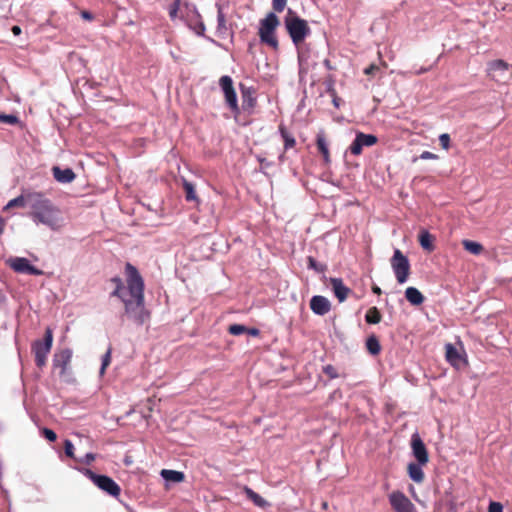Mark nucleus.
I'll return each mask as SVG.
<instances>
[{
  "label": "nucleus",
  "mask_w": 512,
  "mask_h": 512,
  "mask_svg": "<svg viewBox=\"0 0 512 512\" xmlns=\"http://www.w3.org/2000/svg\"><path fill=\"white\" fill-rule=\"evenodd\" d=\"M128 296L120 299L124 304V316H127L137 326H142L150 320V311L145 307L144 281L139 271L131 263L125 265Z\"/></svg>",
  "instance_id": "f257e3e1"
},
{
  "label": "nucleus",
  "mask_w": 512,
  "mask_h": 512,
  "mask_svg": "<svg viewBox=\"0 0 512 512\" xmlns=\"http://www.w3.org/2000/svg\"><path fill=\"white\" fill-rule=\"evenodd\" d=\"M286 30L295 45L302 43L310 34L308 22L300 18L291 8L287 10L284 18Z\"/></svg>",
  "instance_id": "f03ea898"
},
{
  "label": "nucleus",
  "mask_w": 512,
  "mask_h": 512,
  "mask_svg": "<svg viewBox=\"0 0 512 512\" xmlns=\"http://www.w3.org/2000/svg\"><path fill=\"white\" fill-rule=\"evenodd\" d=\"M280 25V21L275 13L270 12L264 19L260 21L258 35L260 41L273 49H278V39L276 29Z\"/></svg>",
  "instance_id": "7ed1b4c3"
},
{
  "label": "nucleus",
  "mask_w": 512,
  "mask_h": 512,
  "mask_svg": "<svg viewBox=\"0 0 512 512\" xmlns=\"http://www.w3.org/2000/svg\"><path fill=\"white\" fill-rule=\"evenodd\" d=\"M30 217L33 219L35 223L44 224L53 230L60 228L62 224L60 211L52 203H50L49 205H47V207L41 209L40 211L31 212Z\"/></svg>",
  "instance_id": "20e7f679"
},
{
  "label": "nucleus",
  "mask_w": 512,
  "mask_h": 512,
  "mask_svg": "<svg viewBox=\"0 0 512 512\" xmlns=\"http://www.w3.org/2000/svg\"><path fill=\"white\" fill-rule=\"evenodd\" d=\"M53 344V331L47 327L45 329L44 339L36 340L32 344V352L35 357V364L37 367L42 368L46 365L47 356L51 351Z\"/></svg>",
  "instance_id": "39448f33"
},
{
  "label": "nucleus",
  "mask_w": 512,
  "mask_h": 512,
  "mask_svg": "<svg viewBox=\"0 0 512 512\" xmlns=\"http://www.w3.org/2000/svg\"><path fill=\"white\" fill-rule=\"evenodd\" d=\"M83 474L90 479L99 489L108 495L118 498L121 494L120 486L109 476L99 475L90 469H83Z\"/></svg>",
  "instance_id": "423d86ee"
},
{
  "label": "nucleus",
  "mask_w": 512,
  "mask_h": 512,
  "mask_svg": "<svg viewBox=\"0 0 512 512\" xmlns=\"http://www.w3.org/2000/svg\"><path fill=\"white\" fill-rule=\"evenodd\" d=\"M391 267L399 284L405 283L410 275V263L408 258L399 249H395L391 258Z\"/></svg>",
  "instance_id": "0eeeda50"
},
{
  "label": "nucleus",
  "mask_w": 512,
  "mask_h": 512,
  "mask_svg": "<svg viewBox=\"0 0 512 512\" xmlns=\"http://www.w3.org/2000/svg\"><path fill=\"white\" fill-rule=\"evenodd\" d=\"M219 85L224 93L227 106L235 115H238L240 113V109L238 106L237 95L233 86L232 78L228 75L222 76L219 79Z\"/></svg>",
  "instance_id": "6e6552de"
},
{
  "label": "nucleus",
  "mask_w": 512,
  "mask_h": 512,
  "mask_svg": "<svg viewBox=\"0 0 512 512\" xmlns=\"http://www.w3.org/2000/svg\"><path fill=\"white\" fill-rule=\"evenodd\" d=\"M388 498L394 512H417L410 499L399 490L390 493Z\"/></svg>",
  "instance_id": "1a4fd4ad"
},
{
  "label": "nucleus",
  "mask_w": 512,
  "mask_h": 512,
  "mask_svg": "<svg viewBox=\"0 0 512 512\" xmlns=\"http://www.w3.org/2000/svg\"><path fill=\"white\" fill-rule=\"evenodd\" d=\"M8 266L17 273L27 275H42L43 271L35 267L30 263L27 258L24 257H13L8 259Z\"/></svg>",
  "instance_id": "9d476101"
},
{
  "label": "nucleus",
  "mask_w": 512,
  "mask_h": 512,
  "mask_svg": "<svg viewBox=\"0 0 512 512\" xmlns=\"http://www.w3.org/2000/svg\"><path fill=\"white\" fill-rule=\"evenodd\" d=\"M72 358V351L68 348L56 352L53 356V369L58 370L59 376L67 375L69 365Z\"/></svg>",
  "instance_id": "9b49d317"
},
{
  "label": "nucleus",
  "mask_w": 512,
  "mask_h": 512,
  "mask_svg": "<svg viewBox=\"0 0 512 512\" xmlns=\"http://www.w3.org/2000/svg\"><path fill=\"white\" fill-rule=\"evenodd\" d=\"M378 141L377 137L372 134H364L359 132L356 134V138L350 145V152L353 155H360L363 147H370L376 144Z\"/></svg>",
  "instance_id": "f8f14e48"
},
{
  "label": "nucleus",
  "mask_w": 512,
  "mask_h": 512,
  "mask_svg": "<svg viewBox=\"0 0 512 512\" xmlns=\"http://www.w3.org/2000/svg\"><path fill=\"white\" fill-rule=\"evenodd\" d=\"M411 447L413 456L416 458L417 462L420 465H426L429 461V455L427 448L419 434L415 433L412 435Z\"/></svg>",
  "instance_id": "ddd939ff"
},
{
  "label": "nucleus",
  "mask_w": 512,
  "mask_h": 512,
  "mask_svg": "<svg viewBox=\"0 0 512 512\" xmlns=\"http://www.w3.org/2000/svg\"><path fill=\"white\" fill-rule=\"evenodd\" d=\"M310 309L313 313L323 316L331 310V303L326 297L315 295L310 300Z\"/></svg>",
  "instance_id": "4468645a"
},
{
  "label": "nucleus",
  "mask_w": 512,
  "mask_h": 512,
  "mask_svg": "<svg viewBox=\"0 0 512 512\" xmlns=\"http://www.w3.org/2000/svg\"><path fill=\"white\" fill-rule=\"evenodd\" d=\"M329 283L335 297L339 302H344L348 295L352 292L351 289L344 284L341 278H330Z\"/></svg>",
  "instance_id": "2eb2a0df"
},
{
  "label": "nucleus",
  "mask_w": 512,
  "mask_h": 512,
  "mask_svg": "<svg viewBox=\"0 0 512 512\" xmlns=\"http://www.w3.org/2000/svg\"><path fill=\"white\" fill-rule=\"evenodd\" d=\"M27 204L31 207L32 212L40 211L47 207L51 201L44 197L42 193L32 192L26 194Z\"/></svg>",
  "instance_id": "dca6fc26"
},
{
  "label": "nucleus",
  "mask_w": 512,
  "mask_h": 512,
  "mask_svg": "<svg viewBox=\"0 0 512 512\" xmlns=\"http://www.w3.org/2000/svg\"><path fill=\"white\" fill-rule=\"evenodd\" d=\"M52 172L54 178L60 183H70L76 177L75 173L70 168L61 169L60 167L55 166L52 168Z\"/></svg>",
  "instance_id": "f3484780"
},
{
  "label": "nucleus",
  "mask_w": 512,
  "mask_h": 512,
  "mask_svg": "<svg viewBox=\"0 0 512 512\" xmlns=\"http://www.w3.org/2000/svg\"><path fill=\"white\" fill-rule=\"evenodd\" d=\"M445 350H446V353H445L446 360L453 367L459 368L463 359H462V356L460 355V353L458 352V350L451 343L446 344Z\"/></svg>",
  "instance_id": "a211bd4d"
},
{
  "label": "nucleus",
  "mask_w": 512,
  "mask_h": 512,
  "mask_svg": "<svg viewBox=\"0 0 512 512\" xmlns=\"http://www.w3.org/2000/svg\"><path fill=\"white\" fill-rule=\"evenodd\" d=\"M509 68V64L505 62L504 60L498 59L493 60L488 63L487 72L488 75L492 78H496L497 72H505Z\"/></svg>",
  "instance_id": "6ab92c4d"
},
{
  "label": "nucleus",
  "mask_w": 512,
  "mask_h": 512,
  "mask_svg": "<svg viewBox=\"0 0 512 512\" xmlns=\"http://www.w3.org/2000/svg\"><path fill=\"white\" fill-rule=\"evenodd\" d=\"M405 298L414 306L421 305L425 300L423 294L415 287H408L405 290Z\"/></svg>",
  "instance_id": "aec40b11"
},
{
  "label": "nucleus",
  "mask_w": 512,
  "mask_h": 512,
  "mask_svg": "<svg viewBox=\"0 0 512 512\" xmlns=\"http://www.w3.org/2000/svg\"><path fill=\"white\" fill-rule=\"evenodd\" d=\"M419 243L424 250L432 252L435 249L434 240L435 237L430 234L427 230H422L418 236Z\"/></svg>",
  "instance_id": "412c9836"
},
{
  "label": "nucleus",
  "mask_w": 512,
  "mask_h": 512,
  "mask_svg": "<svg viewBox=\"0 0 512 512\" xmlns=\"http://www.w3.org/2000/svg\"><path fill=\"white\" fill-rule=\"evenodd\" d=\"M419 463H410L407 467L409 477L416 483H422L425 475Z\"/></svg>",
  "instance_id": "4be33fe9"
},
{
  "label": "nucleus",
  "mask_w": 512,
  "mask_h": 512,
  "mask_svg": "<svg viewBox=\"0 0 512 512\" xmlns=\"http://www.w3.org/2000/svg\"><path fill=\"white\" fill-rule=\"evenodd\" d=\"M245 495L249 500H251L254 505L260 507V508H266L269 506L268 501H266L262 496H260L258 493H256L254 490H252L250 487L245 486L243 489Z\"/></svg>",
  "instance_id": "5701e85b"
},
{
  "label": "nucleus",
  "mask_w": 512,
  "mask_h": 512,
  "mask_svg": "<svg viewBox=\"0 0 512 512\" xmlns=\"http://www.w3.org/2000/svg\"><path fill=\"white\" fill-rule=\"evenodd\" d=\"M316 145H317L318 151L323 156L325 163H329L330 162V152L328 149V143L323 134L317 135Z\"/></svg>",
  "instance_id": "b1692460"
},
{
  "label": "nucleus",
  "mask_w": 512,
  "mask_h": 512,
  "mask_svg": "<svg viewBox=\"0 0 512 512\" xmlns=\"http://www.w3.org/2000/svg\"><path fill=\"white\" fill-rule=\"evenodd\" d=\"M160 474L166 481L169 482L179 483L185 479L184 473L176 470L163 469L161 470Z\"/></svg>",
  "instance_id": "393cba45"
},
{
  "label": "nucleus",
  "mask_w": 512,
  "mask_h": 512,
  "mask_svg": "<svg viewBox=\"0 0 512 512\" xmlns=\"http://www.w3.org/2000/svg\"><path fill=\"white\" fill-rule=\"evenodd\" d=\"M279 132L284 141V150L287 151L296 145L294 136L287 131L284 125L279 126Z\"/></svg>",
  "instance_id": "a878e982"
},
{
  "label": "nucleus",
  "mask_w": 512,
  "mask_h": 512,
  "mask_svg": "<svg viewBox=\"0 0 512 512\" xmlns=\"http://www.w3.org/2000/svg\"><path fill=\"white\" fill-rule=\"evenodd\" d=\"M366 349L371 355H378L381 352V345L376 335H370L366 340Z\"/></svg>",
  "instance_id": "bb28decb"
},
{
  "label": "nucleus",
  "mask_w": 512,
  "mask_h": 512,
  "mask_svg": "<svg viewBox=\"0 0 512 512\" xmlns=\"http://www.w3.org/2000/svg\"><path fill=\"white\" fill-rule=\"evenodd\" d=\"M111 282L115 284V289L111 293L112 297H117L119 299H122V297L127 296L128 289H126L123 285V282L120 277H113L111 279Z\"/></svg>",
  "instance_id": "cd10ccee"
},
{
  "label": "nucleus",
  "mask_w": 512,
  "mask_h": 512,
  "mask_svg": "<svg viewBox=\"0 0 512 512\" xmlns=\"http://www.w3.org/2000/svg\"><path fill=\"white\" fill-rule=\"evenodd\" d=\"M242 106L244 109H252L256 105V98L252 96V92L249 88L242 86Z\"/></svg>",
  "instance_id": "c85d7f7f"
},
{
  "label": "nucleus",
  "mask_w": 512,
  "mask_h": 512,
  "mask_svg": "<svg viewBox=\"0 0 512 512\" xmlns=\"http://www.w3.org/2000/svg\"><path fill=\"white\" fill-rule=\"evenodd\" d=\"M462 245H463V248L473 254V255H479L483 252L484 250V247L482 246V244L478 243V242H475V241H472V240H463L462 241Z\"/></svg>",
  "instance_id": "c756f323"
},
{
  "label": "nucleus",
  "mask_w": 512,
  "mask_h": 512,
  "mask_svg": "<svg viewBox=\"0 0 512 512\" xmlns=\"http://www.w3.org/2000/svg\"><path fill=\"white\" fill-rule=\"evenodd\" d=\"M382 319V315L377 307H371L367 310L365 315V321L368 324H378Z\"/></svg>",
  "instance_id": "7c9ffc66"
},
{
  "label": "nucleus",
  "mask_w": 512,
  "mask_h": 512,
  "mask_svg": "<svg viewBox=\"0 0 512 512\" xmlns=\"http://www.w3.org/2000/svg\"><path fill=\"white\" fill-rule=\"evenodd\" d=\"M183 189L185 192V199L187 201H195L197 200V195L194 189V185L187 180H183Z\"/></svg>",
  "instance_id": "2f4dec72"
},
{
  "label": "nucleus",
  "mask_w": 512,
  "mask_h": 512,
  "mask_svg": "<svg viewBox=\"0 0 512 512\" xmlns=\"http://www.w3.org/2000/svg\"><path fill=\"white\" fill-rule=\"evenodd\" d=\"M27 204V200H26V195H20L12 200H10L6 206H4L3 210L4 211H7L11 208H14V207H25V205Z\"/></svg>",
  "instance_id": "473e14b6"
},
{
  "label": "nucleus",
  "mask_w": 512,
  "mask_h": 512,
  "mask_svg": "<svg viewBox=\"0 0 512 512\" xmlns=\"http://www.w3.org/2000/svg\"><path fill=\"white\" fill-rule=\"evenodd\" d=\"M307 266L309 269H312L318 273H323L326 271L327 266L326 264H322L316 261V259L312 256H309L307 258Z\"/></svg>",
  "instance_id": "72a5a7b5"
},
{
  "label": "nucleus",
  "mask_w": 512,
  "mask_h": 512,
  "mask_svg": "<svg viewBox=\"0 0 512 512\" xmlns=\"http://www.w3.org/2000/svg\"><path fill=\"white\" fill-rule=\"evenodd\" d=\"M247 327L241 324H232L228 327V332L231 335L238 336L243 333H246Z\"/></svg>",
  "instance_id": "f704fd0d"
},
{
  "label": "nucleus",
  "mask_w": 512,
  "mask_h": 512,
  "mask_svg": "<svg viewBox=\"0 0 512 512\" xmlns=\"http://www.w3.org/2000/svg\"><path fill=\"white\" fill-rule=\"evenodd\" d=\"M323 373L327 375L330 379H336L340 376L337 372V369L331 364H328L323 367Z\"/></svg>",
  "instance_id": "c9c22d12"
},
{
  "label": "nucleus",
  "mask_w": 512,
  "mask_h": 512,
  "mask_svg": "<svg viewBox=\"0 0 512 512\" xmlns=\"http://www.w3.org/2000/svg\"><path fill=\"white\" fill-rule=\"evenodd\" d=\"M0 122L10 124V125H15V124L19 123V119L17 116L12 115V114L7 115V114L0 113Z\"/></svg>",
  "instance_id": "e433bc0d"
},
{
  "label": "nucleus",
  "mask_w": 512,
  "mask_h": 512,
  "mask_svg": "<svg viewBox=\"0 0 512 512\" xmlns=\"http://www.w3.org/2000/svg\"><path fill=\"white\" fill-rule=\"evenodd\" d=\"M64 450L67 457L77 460L74 456V445L68 439L64 441Z\"/></svg>",
  "instance_id": "4c0bfd02"
},
{
  "label": "nucleus",
  "mask_w": 512,
  "mask_h": 512,
  "mask_svg": "<svg viewBox=\"0 0 512 512\" xmlns=\"http://www.w3.org/2000/svg\"><path fill=\"white\" fill-rule=\"evenodd\" d=\"M287 5V0H272V8L275 12H282Z\"/></svg>",
  "instance_id": "58836bf2"
},
{
  "label": "nucleus",
  "mask_w": 512,
  "mask_h": 512,
  "mask_svg": "<svg viewBox=\"0 0 512 512\" xmlns=\"http://www.w3.org/2000/svg\"><path fill=\"white\" fill-rule=\"evenodd\" d=\"M450 141V136L447 133H443L439 136V143L444 150H449Z\"/></svg>",
  "instance_id": "ea45409f"
},
{
  "label": "nucleus",
  "mask_w": 512,
  "mask_h": 512,
  "mask_svg": "<svg viewBox=\"0 0 512 512\" xmlns=\"http://www.w3.org/2000/svg\"><path fill=\"white\" fill-rule=\"evenodd\" d=\"M111 362V349H109L102 358V365L100 369V373L103 374L105 369L110 365Z\"/></svg>",
  "instance_id": "a19ab883"
},
{
  "label": "nucleus",
  "mask_w": 512,
  "mask_h": 512,
  "mask_svg": "<svg viewBox=\"0 0 512 512\" xmlns=\"http://www.w3.org/2000/svg\"><path fill=\"white\" fill-rule=\"evenodd\" d=\"M42 435H43L47 440H49L50 442H54V441H56V439H57V435H56V433H55L53 430L49 429V428H43V429H42Z\"/></svg>",
  "instance_id": "79ce46f5"
},
{
  "label": "nucleus",
  "mask_w": 512,
  "mask_h": 512,
  "mask_svg": "<svg viewBox=\"0 0 512 512\" xmlns=\"http://www.w3.org/2000/svg\"><path fill=\"white\" fill-rule=\"evenodd\" d=\"M488 512H503V506L499 502L492 501L489 504Z\"/></svg>",
  "instance_id": "37998d69"
},
{
  "label": "nucleus",
  "mask_w": 512,
  "mask_h": 512,
  "mask_svg": "<svg viewBox=\"0 0 512 512\" xmlns=\"http://www.w3.org/2000/svg\"><path fill=\"white\" fill-rule=\"evenodd\" d=\"M96 458V455L93 453H87L83 458L78 461L87 465H90Z\"/></svg>",
  "instance_id": "c03bdc74"
},
{
  "label": "nucleus",
  "mask_w": 512,
  "mask_h": 512,
  "mask_svg": "<svg viewBox=\"0 0 512 512\" xmlns=\"http://www.w3.org/2000/svg\"><path fill=\"white\" fill-rule=\"evenodd\" d=\"M377 71H379V67L375 64H371L364 69V74L374 76Z\"/></svg>",
  "instance_id": "a18cd8bd"
},
{
  "label": "nucleus",
  "mask_w": 512,
  "mask_h": 512,
  "mask_svg": "<svg viewBox=\"0 0 512 512\" xmlns=\"http://www.w3.org/2000/svg\"><path fill=\"white\" fill-rule=\"evenodd\" d=\"M420 158L424 159V160H436V159H438V155H436L430 151H423L420 155Z\"/></svg>",
  "instance_id": "49530a36"
},
{
  "label": "nucleus",
  "mask_w": 512,
  "mask_h": 512,
  "mask_svg": "<svg viewBox=\"0 0 512 512\" xmlns=\"http://www.w3.org/2000/svg\"><path fill=\"white\" fill-rule=\"evenodd\" d=\"M217 20H218V28H225V16L221 10V8H219L218 10V15H217Z\"/></svg>",
  "instance_id": "de8ad7c7"
},
{
  "label": "nucleus",
  "mask_w": 512,
  "mask_h": 512,
  "mask_svg": "<svg viewBox=\"0 0 512 512\" xmlns=\"http://www.w3.org/2000/svg\"><path fill=\"white\" fill-rule=\"evenodd\" d=\"M179 2H180V0H174V3L172 4V6L169 10V15L171 18H174L176 16L178 8H179Z\"/></svg>",
  "instance_id": "09e8293b"
},
{
  "label": "nucleus",
  "mask_w": 512,
  "mask_h": 512,
  "mask_svg": "<svg viewBox=\"0 0 512 512\" xmlns=\"http://www.w3.org/2000/svg\"><path fill=\"white\" fill-rule=\"evenodd\" d=\"M333 104L336 108L340 106V98L337 97L336 92L332 90Z\"/></svg>",
  "instance_id": "8fccbe9b"
},
{
  "label": "nucleus",
  "mask_w": 512,
  "mask_h": 512,
  "mask_svg": "<svg viewBox=\"0 0 512 512\" xmlns=\"http://www.w3.org/2000/svg\"><path fill=\"white\" fill-rule=\"evenodd\" d=\"M246 333H248L252 336H258L260 332L257 328H247Z\"/></svg>",
  "instance_id": "3c124183"
},
{
  "label": "nucleus",
  "mask_w": 512,
  "mask_h": 512,
  "mask_svg": "<svg viewBox=\"0 0 512 512\" xmlns=\"http://www.w3.org/2000/svg\"><path fill=\"white\" fill-rule=\"evenodd\" d=\"M12 33L15 35V36H18L21 34L22 30L19 26L15 25L12 27L11 29Z\"/></svg>",
  "instance_id": "603ef678"
},
{
  "label": "nucleus",
  "mask_w": 512,
  "mask_h": 512,
  "mask_svg": "<svg viewBox=\"0 0 512 512\" xmlns=\"http://www.w3.org/2000/svg\"><path fill=\"white\" fill-rule=\"evenodd\" d=\"M81 15H82V17L84 19H87V20H92L93 19L92 14L90 12H88V11H83Z\"/></svg>",
  "instance_id": "864d4df0"
},
{
  "label": "nucleus",
  "mask_w": 512,
  "mask_h": 512,
  "mask_svg": "<svg viewBox=\"0 0 512 512\" xmlns=\"http://www.w3.org/2000/svg\"><path fill=\"white\" fill-rule=\"evenodd\" d=\"M372 292L376 295H381L382 294V290L380 287H378L377 285H373L372 286Z\"/></svg>",
  "instance_id": "5fc2aeb1"
},
{
  "label": "nucleus",
  "mask_w": 512,
  "mask_h": 512,
  "mask_svg": "<svg viewBox=\"0 0 512 512\" xmlns=\"http://www.w3.org/2000/svg\"><path fill=\"white\" fill-rule=\"evenodd\" d=\"M324 65H325L328 69H332V66H331V64H330V61H329L328 59H326V60L324 61Z\"/></svg>",
  "instance_id": "6e6d98bb"
},
{
  "label": "nucleus",
  "mask_w": 512,
  "mask_h": 512,
  "mask_svg": "<svg viewBox=\"0 0 512 512\" xmlns=\"http://www.w3.org/2000/svg\"><path fill=\"white\" fill-rule=\"evenodd\" d=\"M428 69L427 68H422L419 72H417V74H421V73H424V72H427Z\"/></svg>",
  "instance_id": "4d7b16f0"
},
{
  "label": "nucleus",
  "mask_w": 512,
  "mask_h": 512,
  "mask_svg": "<svg viewBox=\"0 0 512 512\" xmlns=\"http://www.w3.org/2000/svg\"><path fill=\"white\" fill-rule=\"evenodd\" d=\"M3 225H4V224L2 223V225L0 226V234H1V233H2V231H3Z\"/></svg>",
  "instance_id": "13d9d810"
}]
</instances>
